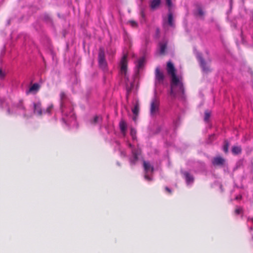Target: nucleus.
<instances>
[{"label":"nucleus","instance_id":"f257e3e1","mask_svg":"<svg viewBox=\"0 0 253 253\" xmlns=\"http://www.w3.org/2000/svg\"><path fill=\"white\" fill-rule=\"evenodd\" d=\"M136 134V130L133 128H131L130 135L133 143L131 144L127 140L125 139L126 145L127 148L126 150L123 149L121 148L119 142L116 141L115 142L116 145L115 146V150H118L120 152V155L122 157H127L128 156V152L131 153V155L129 157V161L131 165H134L136 163L138 160L139 156L141 154L140 149L138 147H136L134 146V142L137 140Z\"/></svg>","mask_w":253,"mask_h":253},{"label":"nucleus","instance_id":"f03ea898","mask_svg":"<svg viewBox=\"0 0 253 253\" xmlns=\"http://www.w3.org/2000/svg\"><path fill=\"white\" fill-rule=\"evenodd\" d=\"M60 98V109L63 121L70 127H77V123L71 102L64 92H61Z\"/></svg>","mask_w":253,"mask_h":253},{"label":"nucleus","instance_id":"7ed1b4c3","mask_svg":"<svg viewBox=\"0 0 253 253\" xmlns=\"http://www.w3.org/2000/svg\"><path fill=\"white\" fill-rule=\"evenodd\" d=\"M167 70L168 74L171 77L170 95L175 97L176 92L178 93L183 94L184 92L183 84L181 81L177 77L175 74V68L171 62H168Z\"/></svg>","mask_w":253,"mask_h":253},{"label":"nucleus","instance_id":"20e7f679","mask_svg":"<svg viewBox=\"0 0 253 253\" xmlns=\"http://www.w3.org/2000/svg\"><path fill=\"white\" fill-rule=\"evenodd\" d=\"M0 107L4 108H7V112L8 114H18L22 115L24 117L29 116L27 114L25 109L23 106L22 101H19L17 104H14L11 106V108L8 106V103L4 100H0Z\"/></svg>","mask_w":253,"mask_h":253},{"label":"nucleus","instance_id":"39448f33","mask_svg":"<svg viewBox=\"0 0 253 253\" xmlns=\"http://www.w3.org/2000/svg\"><path fill=\"white\" fill-rule=\"evenodd\" d=\"M160 104V99L155 92L150 103V113L152 117H155L159 114Z\"/></svg>","mask_w":253,"mask_h":253},{"label":"nucleus","instance_id":"423d86ee","mask_svg":"<svg viewBox=\"0 0 253 253\" xmlns=\"http://www.w3.org/2000/svg\"><path fill=\"white\" fill-rule=\"evenodd\" d=\"M33 107H34V113L38 115L41 116L42 114L47 113L48 114H50L51 111L53 109V105H49L46 109L45 111H42L41 107V102L38 101L33 103Z\"/></svg>","mask_w":253,"mask_h":253},{"label":"nucleus","instance_id":"0eeeda50","mask_svg":"<svg viewBox=\"0 0 253 253\" xmlns=\"http://www.w3.org/2000/svg\"><path fill=\"white\" fill-rule=\"evenodd\" d=\"M127 55L124 54L120 62L121 72L126 80V85H128V77H127Z\"/></svg>","mask_w":253,"mask_h":253},{"label":"nucleus","instance_id":"6e6552de","mask_svg":"<svg viewBox=\"0 0 253 253\" xmlns=\"http://www.w3.org/2000/svg\"><path fill=\"white\" fill-rule=\"evenodd\" d=\"M143 167L144 169V178L147 181L152 180V174L154 171V167L148 162H143Z\"/></svg>","mask_w":253,"mask_h":253},{"label":"nucleus","instance_id":"1a4fd4ad","mask_svg":"<svg viewBox=\"0 0 253 253\" xmlns=\"http://www.w3.org/2000/svg\"><path fill=\"white\" fill-rule=\"evenodd\" d=\"M99 66L104 72L107 71V63L105 58V53L103 49L100 48L98 54Z\"/></svg>","mask_w":253,"mask_h":253},{"label":"nucleus","instance_id":"9d476101","mask_svg":"<svg viewBox=\"0 0 253 253\" xmlns=\"http://www.w3.org/2000/svg\"><path fill=\"white\" fill-rule=\"evenodd\" d=\"M166 3L169 8V12L168 14V18L167 20H164V26H166V25H168L170 27H173L174 25L173 18L172 14L170 12V8L172 6V2L171 0H166Z\"/></svg>","mask_w":253,"mask_h":253},{"label":"nucleus","instance_id":"9b49d317","mask_svg":"<svg viewBox=\"0 0 253 253\" xmlns=\"http://www.w3.org/2000/svg\"><path fill=\"white\" fill-rule=\"evenodd\" d=\"M164 75L159 68L157 67L155 70V84L156 85L162 84L164 80Z\"/></svg>","mask_w":253,"mask_h":253},{"label":"nucleus","instance_id":"f8f14e48","mask_svg":"<svg viewBox=\"0 0 253 253\" xmlns=\"http://www.w3.org/2000/svg\"><path fill=\"white\" fill-rule=\"evenodd\" d=\"M197 58L198 59L200 66L202 68L203 71L205 73H208L211 71V69L208 64L204 61L202 58L201 54L199 53L197 54Z\"/></svg>","mask_w":253,"mask_h":253},{"label":"nucleus","instance_id":"ddd939ff","mask_svg":"<svg viewBox=\"0 0 253 253\" xmlns=\"http://www.w3.org/2000/svg\"><path fill=\"white\" fill-rule=\"evenodd\" d=\"M167 40L163 39L159 43V50L160 54H164L165 52L167 46Z\"/></svg>","mask_w":253,"mask_h":253},{"label":"nucleus","instance_id":"4468645a","mask_svg":"<svg viewBox=\"0 0 253 253\" xmlns=\"http://www.w3.org/2000/svg\"><path fill=\"white\" fill-rule=\"evenodd\" d=\"M40 85L37 83L33 84L29 89L26 91V94L29 93L36 94L39 90Z\"/></svg>","mask_w":253,"mask_h":253},{"label":"nucleus","instance_id":"2eb2a0df","mask_svg":"<svg viewBox=\"0 0 253 253\" xmlns=\"http://www.w3.org/2000/svg\"><path fill=\"white\" fill-rule=\"evenodd\" d=\"M119 126H120L121 133H122L123 136L124 137V138H125V137H126V134L127 128V124L125 121H121L120 122Z\"/></svg>","mask_w":253,"mask_h":253},{"label":"nucleus","instance_id":"dca6fc26","mask_svg":"<svg viewBox=\"0 0 253 253\" xmlns=\"http://www.w3.org/2000/svg\"><path fill=\"white\" fill-rule=\"evenodd\" d=\"M225 159L221 157H214L212 161V164L213 166H221L224 165Z\"/></svg>","mask_w":253,"mask_h":253},{"label":"nucleus","instance_id":"f3484780","mask_svg":"<svg viewBox=\"0 0 253 253\" xmlns=\"http://www.w3.org/2000/svg\"><path fill=\"white\" fill-rule=\"evenodd\" d=\"M183 175H184L185 180L187 185H190L194 182V177L193 175L190 174L189 172L187 171L182 172Z\"/></svg>","mask_w":253,"mask_h":253},{"label":"nucleus","instance_id":"a211bd4d","mask_svg":"<svg viewBox=\"0 0 253 253\" xmlns=\"http://www.w3.org/2000/svg\"><path fill=\"white\" fill-rule=\"evenodd\" d=\"M145 59L144 57H141L139 59L136 63V68L137 70V72L142 69L144 65Z\"/></svg>","mask_w":253,"mask_h":253},{"label":"nucleus","instance_id":"6ab92c4d","mask_svg":"<svg viewBox=\"0 0 253 253\" xmlns=\"http://www.w3.org/2000/svg\"><path fill=\"white\" fill-rule=\"evenodd\" d=\"M161 2V0H152L150 6L152 9H155L158 7Z\"/></svg>","mask_w":253,"mask_h":253},{"label":"nucleus","instance_id":"aec40b11","mask_svg":"<svg viewBox=\"0 0 253 253\" xmlns=\"http://www.w3.org/2000/svg\"><path fill=\"white\" fill-rule=\"evenodd\" d=\"M242 151L240 146H233L232 148V152L234 154L237 155L241 153Z\"/></svg>","mask_w":253,"mask_h":253},{"label":"nucleus","instance_id":"412c9836","mask_svg":"<svg viewBox=\"0 0 253 253\" xmlns=\"http://www.w3.org/2000/svg\"><path fill=\"white\" fill-rule=\"evenodd\" d=\"M101 120V118L100 116H96L93 118V120L92 121L91 123L92 124H97Z\"/></svg>","mask_w":253,"mask_h":253},{"label":"nucleus","instance_id":"4be33fe9","mask_svg":"<svg viewBox=\"0 0 253 253\" xmlns=\"http://www.w3.org/2000/svg\"><path fill=\"white\" fill-rule=\"evenodd\" d=\"M210 116H211V114L209 111H205V117H204V120L205 122H207L209 121Z\"/></svg>","mask_w":253,"mask_h":253},{"label":"nucleus","instance_id":"5701e85b","mask_svg":"<svg viewBox=\"0 0 253 253\" xmlns=\"http://www.w3.org/2000/svg\"><path fill=\"white\" fill-rule=\"evenodd\" d=\"M5 75V72L0 68V81L3 80L4 79Z\"/></svg>","mask_w":253,"mask_h":253},{"label":"nucleus","instance_id":"b1692460","mask_svg":"<svg viewBox=\"0 0 253 253\" xmlns=\"http://www.w3.org/2000/svg\"><path fill=\"white\" fill-rule=\"evenodd\" d=\"M138 110H139L138 106L137 105H135L134 107L132 109V111L133 114H134V115H137L138 114Z\"/></svg>","mask_w":253,"mask_h":253},{"label":"nucleus","instance_id":"393cba45","mask_svg":"<svg viewBox=\"0 0 253 253\" xmlns=\"http://www.w3.org/2000/svg\"><path fill=\"white\" fill-rule=\"evenodd\" d=\"M197 14L199 16H202L204 15V12L201 8L197 9Z\"/></svg>","mask_w":253,"mask_h":253},{"label":"nucleus","instance_id":"a878e982","mask_svg":"<svg viewBox=\"0 0 253 253\" xmlns=\"http://www.w3.org/2000/svg\"><path fill=\"white\" fill-rule=\"evenodd\" d=\"M242 212V209L240 207H237V208L235 210L236 214H239L241 213Z\"/></svg>","mask_w":253,"mask_h":253},{"label":"nucleus","instance_id":"bb28decb","mask_svg":"<svg viewBox=\"0 0 253 253\" xmlns=\"http://www.w3.org/2000/svg\"><path fill=\"white\" fill-rule=\"evenodd\" d=\"M179 124V118L176 119L175 120L173 121V125L175 127H177Z\"/></svg>","mask_w":253,"mask_h":253},{"label":"nucleus","instance_id":"cd10ccee","mask_svg":"<svg viewBox=\"0 0 253 253\" xmlns=\"http://www.w3.org/2000/svg\"><path fill=\"white\" fill-rule=\"evenodd\" d=\"M129 23L131 25V26L133 27H135L137 26V24L136 22L134 21H130Z\"/></svg>","mask_w":253,"mask_h":253},{"label":"nucleus","instance_id":"c85d7f7f","mask_svg":"<svg viewBox=\"0 0 253 253\" xmlns=\"http://www.w3.org/2000/svg\"><path fill=\"white\" fill-rule=\"evenodd\" d=\"M141 16L142 17V19L141 20V22H143L145 21V14L143 11H141Z\"/></svg>","mask_w":253,"mask_h":253},{"label":"nucleus","instance_id":"c756f323","mask_svg":"<svg viewBox=\"0 0 253 253\" xmlns=\"http://www.w3.org/2000/svg\"><path fill=\"white\" fill-rule=\"evenodd\" d=\"M214 137H215L214 134L211 135L209 137V139H210L209 142H211L212 141V140L214 138Z\"/></svg>","mask_w":253,"mask_h":253},{"label":"nucleus","instance_id":"7c9ffc66","mask_svg":"<svg viewBox=\"0 0 253 253\" xmlns=\"http://www.w3.org/2000/svg\"><path fill=\"white\" fill-rule=\"evenodd\" d=\"M223 150L225 152H227L228 151V146L227 145H224L223 147Z\"/></svg>","mask_w":253,"mask_h":253},{"label":"nucleus","instance_id":"2f4dec72","mask_svg":"<svg viewBox=\"0 0 253 253\" xmlns=\"http://www.w3.org/2000/svg\"><path fill=\"white\" fill-rule=\"evenodd\" d=\"M248 222H251L253 224V218H248Z\"/></svg>","mask_w":253,"mask_h":253},{"label":"nucleus","instance_id":"473e14b6","mask_svg":"<svg viewBox=\"0 0 253 253\" xmlns=\"http://www.w3.org/2000/svg\"><path fill=\"white\" fill-rule=\"evenodd\" d=\"M165 189H166V191H168V192H169V193L171 192V190L168 187H166Z\"/></svg>","mask_w":253,"mask_h":253},{"label":"nucleus","instance_id":"72a5a7b5","mask_svg":"<svg viewBox=\"0 0 253 253\" xmlns=\"http://www.w3.org/2000/svg\"><path fill=\"white\" fill-rule=\"evenodd\" d=\"M241 196H237L236 197V200H239V199H241Z\"/></svg>","mask_w":253,"mask_h":253},{"label":"nucleus","instance_id":"f704fd0d","mask_svg":"<svg viewBox=\"0 0 253 253\" xmlns=\"http://www.w3.org/2000/svg\"><path fill=\"white\" fill-rule=\"evenodd\" d=\"M159 32H160L159 30L158 29H157V34H159Z\"/></svg>","mask_w":253,"mask_h":253},{"label":"nucleus","instance_id":"c9c22d12","mask_svg":"<svg viewBox=\"0 0 253 253\" xmlns=\"http://www.w3.org/2000/svg\"><path fill=\"white\" fill-rule=\"evenodd\" d=\"M249 229H250V230H253V228L252 227H250Z\"/></svg>","mask_w":253,"mask_h":253},{"label":"nucleus","instance_id":"e433bc0d","mask_svg":"<svg viewBox=\"0 0 253 253\" xmlns=\"http://www.w3.org/2000/svg\"><path fill=\"white\" fill-rule=\"evenodd\" d=\"M252 238H253V236H252Z\"/></svg>","mask_w":253,"mask_h":253}]
</instances>
